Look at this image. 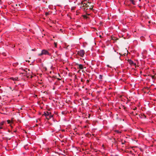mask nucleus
Listing matches in <instances>:
<instances>
[{
  "label": "nucleus",
  "instance_id": "nucleus-1",
  "mask_svg": "<svg viewBox=\"0 0 156 156\" xmlns=\"http://www.w3.org/2000/svg\"><path fill=\"white\" fill-rule=\"evenodd\" d=\"M43 55H48L50 56L51 55V54L49 53L48 51L45 49H43L42 50L41 53L38 54V55L40 56Z\"/></svg>",
  "mask_w": 156,
  "mask_h": 156
},
{
  "label": "nucleus",
  "instance_id": "nucleus-2",
  "mask_svg": "<svg viewBox=\"0 0 156 156\" xmlns=\"http://www.w3.org/2000/svg\"><path fill=\"white\" fill-rule=\"evenodd\" d=\"M85 51L83 50H80L78 51L77 54L81 57H83L85 54Z\"/></svg>",
  "mask_w": 156,
  "mask_h": 156
},
{
  "label": "nucleus",
  "instance_id": "nucleus-3",
  "mask_svg": "<svg viewBox=\"0 0 156 156\" xmlns=\"http://www.w3.org/2000/svg\"><path fill=\"white\" fill-rule=\"evenodd\" d=\"M129 64L131 66H136V63L133 62L131 59H128V60Z\"/></svg>",
  "mask_w": 156,
  "mask_h": 156
},
{
  "label": "nucleus",
  "instance_id": "nucleus-4",
  "mask_svg": "<svg viewBox=\"0 0 156 156\" xmlns=\"http://www.w3.org/2000/svg\"><path fill=\"white\" fill-rule=\"evenodd\" d=\"M7 122L8 124H9V126L13 128V126L12 125V124L13 123V122L12 121H11L9 120H8L7 121Z\"/></svg>",
  "mask_w": 156,
  "mask_h": 156
},
{
  "label": "nucleus",
  "instance_id": "nucleus-5",
  "mask_svg": "<svg viewBox=\"0 0 156 156\" xmlns=\"http://www.w3.org/2000/svg\"><path fill=\"white\" fill-rule=\"evenodd\" d=\"M76 65L78 66V68L80 69H83V66L82 64H79L78 63L76 64Z\"/></svg>",
  "mask_w": 156,
  "mask_h": 156
},
{
  "label": "nucleus",
  "instance_id": "nucleus-6",
  "mask_svg": "<svg viewBox=\"0 0 156 156\" xmlns=\"http://www.w3.org/2000/svg\"><path fill=\"white\" fill-rule=\"evenodd\" d=\"M51 114V113L50 112H44V115L45 117H47V116H49Z\"/></svg>",
  "mask_w": 156,
  "mask_h": 156
},
{
  "label": "nucleus",
  "instance_id": "nucleus-7",
  "mask_svg": "<svg viewBox=\"0 0 156 156\" xmlns=\"http://www.w3.org/2000/svg\"><path fill=\"white\" fill-rule=\"evenodd\" d=\"M131 2L133 5H136V2L135 0H129Z\"/></svg>",
  "mask_w": 156,
  "mask_h": 156
},
{
  "label": "nucleus",
  "instance_id": "nucleus-8",
  "mask_svg": "<svg viewBox=\"0 0 156 156\" xmlns=\"http://www.w3.org/2000/svg\"><path fill=\"white\" fill-rule=\"evenodd\" d=\"M18 78H16H16H13V77H11L10 78V79L11 80H12L14 81H17V80H18Z\"/></svg>",
  "mask_w": 156,
  "mask_h": 156
},
{
  "label": "nucleus",
  "instance_id": "nucleus-9",
  "mask_svg": "<svg viewBox=\"0 0 156 156\" xmlns=\"http://www.w3.org/2000/svg\"><path fill=\"white\" fill-rule=\"evenodd\" d=\"M120 142V141H119ZM120 142H121V144H124L126 142L125 140L123 141L122 140H121Z\"/></svg>",
  "mask_w": 156,
  "mask_h": 156
},
{
  "label": "nucleus",
  "instance_id": "nucleus-10",
  "mask_svg": "<svg viewBox=\"0 0 156 156\" xmlns=\"http://www.w3.org/2000/svg\"><path fill=\"white\" fill-rule=\"evenodd\" d=\"M103 75H100L99 76V78L101 80L103 78Z\"/></svg>",
  "mask_w": 156,
  "mask_h": 156
},
{
  "label": "nucleus",
  "instance_id": "nucleus-11",
  "mask_svg": "<svg viewBox=\"0 0 156 156\" xmlns=\"http://www.w3.org/2000/svg\"><path fill=\"white\" fill-rule=\"evenodd\" d=\"M115 132L117 133L120 134L121 133V132L119 131V130H115Z\"/></svg>",
  "mask_w": 156,
  "mask_h": 156
},
{
  "label": "nucleus",
  "instance_id": "nucleus-12",
  "mask_svg": "<svg viewBox=\"0 0 156 156\" xmlns=\"http://www.w3.org/2000/svg\"><path fill=\"white\" fill-rule=\"evenodd\" d=\"M75 8H76V7L75 6L72 7H71V10H74L75 9Z\"/></svg>",
  "mask_w": 156,
  "mask_h": 156
},
{
  "label": "nucleus",
  "instance_id": "nucleus-13",
  "mask_svg": "<svg viewBox=\"0 0 156 156\" xmlns=\"http://www.w3.org/2000/svg\"><path fill=\"white\" fill-rule=\"evenodd\" d=\"M83 16L84 18L87 19L88 18V17L86 15H83Z\"/></svg>",
  "mask_w": 156,
  "mask_h": 156
},
{
  "label": "nucleus",
  "instance_id": "nucleus-14",
  "mask_svg": "<svg viewBox=\"0 0 156 156\" xmlns=\"http://www.w3.org/2000/svg\"><path fill=\"white\" fill-rule=\"evenodd\" d=\"M49 13L48 12H46L45 13V15L46 16H48V15H49Z\"/></svg>",
  "mask_w": 156,
  "mask_h": 156
},
{
  "label": "nucleus",
  "instance_id": "nucleus-15",
  "mask_svg": "<svg viewBox=\"0 0 156 156\" xmlns=\"http://www.w3.org/2000/svg\"><path fill=\"white\" fill-rule=\"evenodd\" d=\"M62 114L63 115H64L66 114V113L65 112L62 111Z\"/></svg>",
  "mask_w": 156,
  "mask_h": 156
},
{
  "label": "nucleus",
  "instance_id": "nucleus-16",
  "mask_svg": "<svg viewBox=\"0 0 156 156\" xmlns=\"http://www.w3.org/2000/svg\"><path fill=\"white\" fill-rule=\"evenodd\" d=\"M49 116V119H50L53 116L52 115H50Z\"/></svg>",
  "mask_w": 156,
  "mask_h": 156
},
{
  "label": "nucleus",
  "instance_id": "nucleus-17",
  "mask_svg": "<svg viewBox=\"0 0 156 156\" xmlns=\"http://www.w3.org/2000/svg\"><path fill=\"white\" fill-rule=\"evenodd\" d=\"M86 5V4L85 3H84L83 4V6H84Z\"/></svg>",
  "mask_w": 156,
  "mask_h": 156
},
{
  "label": "nucleus",
  "instance_id": "nucleus-18",
  "mask_svg": "<svg viewBox=\"0 0 156 156\" xmlns=\"http://www.w3.org/2000/svg\"><path fill=\"white\" fill-rule=\"evenodd\" d=\"M136 109H137V108L135 107L134 108H133V110H135Z\"/></svg>",
  "mask_w": 156,
  "mask_h": 156
},
{
  "label": "nucleus",
  "instance_id": "nucleus-19",
  "mask_svg": "<svg viewBox=\"0 0 156 156\" xmlns=\"http://www.w3.org/2000/svg\"><path fill=\"white\" fill-rule=\"evenodd\" d=\"M89 80H87V83H89Z\"/></svg>",
  "mask_w": 156,
  "mask_h": 156
},
{
  "label": "nucleus",
  "instance_id": "nucleus-20",
  "mask_svg": "<svg viewBox=\"0 0 156 156\" xmlns=\"http://www.w3.org/2000/svg\"><path fill=\"white\" fill-rule=\"evenodd\" d=\"M123 107L124 109H125L126 108V107H125V106H123Z\"/></svg>",
  "mask_w": 156,
  "mask_h": 156
},
{
  "label": "nucleus",
  "instance_id": "nucleus-21",
  "mask_svg": "<svg viewBox=\"0 0 156 156\" xmlns=\"http://www.w3.org/2000/svg\"><path fill=\"white\" fill-rule=\"evenodd\" d=\"M79 13V12H77V11H76V15H78Z\"/></svg>",
  "mask_w": 156,
  "mask_h": 156
},
{
  "label": "nucleus",
  "instance_id": "nucleus-22",
  "mask_svg": "<svg viewBox=\"0 0 156 156\" xmlns=\"http://www.w3.org/2000/svg\"><path fill=\"white\" fill-rule=\"evenodd\" d=\"M16 130H15V131H14V132H16Z\"/></svg>",
  "mask_w": 156,
  "mask_h": 156
},
{
  "label": "nucleus",
  "instance_id": "nucleus-23",
  "mask_svg": "<svg viewBox=\"0 0 156 156\" xmlns=\"http://www.w3.org/2000/svg\"><path fill=\"white\" fill-rule=\"evenodd\" d=\"M58 80H60V79H58Z\"/></svg>",
  "mask_w": 156,
  "mask_h": 156
},
{
  "label": "nucleus",
  "instance_id": "nucleus-24",
  "mask_svg": "<svg viewBox=\"0 0 156 156\" xmlns=\"http://www.w3.org/2000/svg\"><path fill=\"white\" fill-rule=\"evenodd\" d=\"M8 132H10V130H8Z\"/></svg>",
  "mask_w": 156,
  "mask_h": 156
},
{
  "label": "nucleus",
  "instance_id": "nucleus-25",
  "mask_svg": "<svg viewBox=\"0 0 156 156\" xmlns=\"http://www.w3.org/2000/svg\"><path fill=\"white\" fill-rule=\"evenodd\" d=\"M139 1L140 2L141 1H140V0H139Z\"/></svg>",
  "mask_w": 156,
  "mask_h": 156
}]
</instances>
